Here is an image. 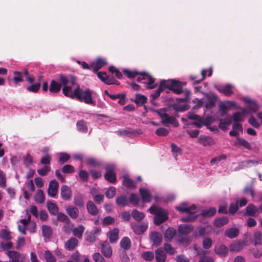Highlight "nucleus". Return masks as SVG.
<instances>
[{
	"instance_id": "774afa93",
	"label": "nucleus",
	"mask_w": 262,
	"mask_h": 262,
	"mask_svg": "<svg viewBox=\"0 0 262 262\" xmlns=\"http://www.w3.org/2000/svg\"><path fill=\"white\" fill-rule=\"evenodd\" d=\"M116 194V189L114 187L111 186L106 190L105 192L106 196L108 199H112Z\"/></svg>"
},
{
	"instance_id": "0eeeda50",
	"label": "nucleus",
	"mask_w": 262,
	"mask_h": 262,
	"mask_svg": "<svg viewBox=\"0 0 262 262\" xmlns=\"http://www.w3.org/2000/svg\"><path fill=\"white\" fill-rule=\"evenodd\" d=\"M149 212L154 215V223L159 225L164 222V210L156 205H152L148 210Z\"/></svg>"
},
{
	"instance_id": "39448f33",
	"label": "nucleus",
	"mask_w": 262,
	"mask_h": 262,
	"mask_svg": "<svg viewBox=\"0 0 262 262\" xmlns=\"http://www.w3.org/2000/svg\"><path fill=\"white\" fill-rule=\"evenodd\" d=\"M137 80L138 81L144 84L145 87L148 89H153L158 85L157 83L155 81V79L148 73L142 72L140 73Z\"/></svg>"
},
{
	"instance_id": "72a5a7b5",
	"label": "nucleus",
	"mask_w": 262,
	"mask_h": 262,
	"mask_svg": "<svg viewBox=\"0 0 262 262\" xmlns=\"http://www.w3.org/2000/svg\"><path fill=\"white\" fill-rule=\"evenodd\" d=\"M246 245L244 242L239 241L230 245V249L232 252H237L241 250Z\"/></svg>"
},
{
	"instance_id": "6e6552de",
	"label": "nucleus",
	"mask_w": 262,
	"mask_h": 262,
	"mask_svg": "<svg viewBox=\"0 0 262 262\" xmlns=\"http://www.w3.org/2000/svg\"><path fill=\"white\" fill-rule=\"evenodd\" d=\"M184 85L185 83L174 80H165V89L167 88L176 94H180L183 92L182 88Z\"/></svg>"
},
{
	"instance_id": "e433bc0d",
	"label": "nucleus",
	"mask_w": 262,
	"mask_h": 262,
	"mask_svg": "<svg viewBox=\"0 0 262 262\" xmlns=\"http://www.w3.org/2000/svg\"><path fill=\"white\" fill-rule=\"evenodd\" d=\"M259 163V161L257 160H246L241 162L239 164V166L241 168H247L251 167L253 165H256Z\"/></svg>"
},
{
	"instance_id": "37998d69",
	"label": "nucleus",
	"mask_w": 262,
	"mask_h": 262,
	"mask_svg": "<svg viewBox=\"0 0 262 262\" xmlns=\"http://www.w3.org/2000/svg\"><path fill=\"white\" fill-rule=\"evenodd\" d=\"M78 240L74 237H72L66 243V247L69 250H73L78 244Z\"/></svg>"
},
{
	"instance_id": "13d9d810",
	"label": "nucleus",
	"mask_w": 262,
	"mask_h": 262,
	"mask_svg": "<svg viewBox=\"0 0 262 262\" xmlns=\"http://www.w3.org/2000/svg\"><path fill=\"white\" fill-rule=\"evenodd\" d=\"M216 209L214 207H211L208 209L203 210L202 212V214L204 216L209 217L215 214Z\"/></svg>"
},
{
	"instance_id": "c85d7f7f",
	"label": "nucleus",
	"mask_w": 262,
	"mask_h": 262,
	"mask_svg": "<svg viewBox=\"0 0 262 262\" xmlns=\"http://www.w3.org/2000/svg\"><path fill=\"white\" fill-rule=\"evenodd\" d=\"M119 230L117 228H114L110 230L107 233V236L109 238L110 242L111 243H115L119 237Z\"/></svg>"
},
{
	"instance_id": "e2e57ef3",
	"label": "nucleus",
	"mask_w": 262,
	"mask_h": 262,
	"mask_svg": "<svg viewBox=\"0 0 262 262\" xmlns=\"http://www.w3.org/2000/svg\"><path fill=\"white\" fill-rule=\"evenodd\" d=\"M227 158V156L225 154H221L217 157L212 158L210 161V164L213 165L215 163H217L222 160H225Z\"/></svg>"
},
{
	"instance_id": "338daca9",
	"label": "nucleus",
	"mask_w": 262,
	"mask_h": 262,
	"mask_svg": "<svg viewBox=\"0 0 262 262\" xmlns=\"http://www.w3.org/2000/svg\"><path fill=\"white\" fill-rule=\"evenodd\" d=\"M45 258L47 262H55L56 260L55 256L49 251H45Z\"/></svg>"
},
{
	"instance_id": "864d4df0",
	"label": "nucleus",
	"mask_w": 262,
	"mask_h": 262,
	"mask_svg": "<svg viewBox=\"0 0 262 262\" xmlns=\"http://www.w3.org/2000/svg\"><path fill=\"white\" fill-rule=\"evenodd\" d=\"M40 88V84L39 82L33 83L26 87V90L29 92L37 93Z\"/></svg>"
},
{
	"instance_id": "3c124183",
	"label": "nucleus",
	"mask_w": 262,
	"mask_h": 262,
	"mask_svg": "<svg viewBox=\"0 0 262 262\" xmlns=\"http://www.w3.org/2000/svg\"><path fill=\"white\" fill-rule=\"evenodd\" d=\"M156 259L157 262H164V249L163 248L156 251Z\"/></svg>"
},
{
	"instance_id": "7ed1b4c3",
	"label": "nucleus",
	"mask_w": 262,
	"mask_h": 262,
	"mask_svg": "<svg viewBox=\"0 0 262 262\" xmlns=\"http://www.w3.org/2000/svg\"><path fill=\"white\" fill-rule=\"evenodd\" d=\"M26 217L19 220L18 222V229L19 231L23 235L26 234V230L30 233H34L36 229V224L35 222H30L31 215L28 211H26Z\"/></svg>"
},
{
	"instance_id": "6e6d98bb",
	"label": "nucleus",
	"mask_w": 262,
	"mask_h": 262,
	"mask_svg": "<svg viewBox=\"0 0 262 262\" xmlns=\"http://www.w3.org/2000/svg\"><path fill=\"white\" fill-rule=\"evenodd\" d=\"M164 87V80H162L160 81V84L158 87V89L156 91V92L150 95V96L153 99H156L158 98L162 91L163 90Z\"/></svg>"
},
{
	"instance_id": "2eb2a0df",
	"label": "nucleus",
	"mask_w": 262,
	"mask_h": 262,
	"mask_svg": "<svg viewBox=\"0 0 262 262\" xmlns=\"http://www.w3.org/2000/svg\"><path fill=\"white\" fill-rule=\"evenodd\" d=\"M66 213L72 219H76L79 215V210L76 206L69 205L65 208Z\"/></svg>"
},
{
	"instance_id": "7c9ffc66",
	"label": "nucleus",
	"mask_w": 262,
	"mask_h": 262,
	"mask_svg": "<svg viewBox=\"0 0 262 262\" xmlns=\"http://www.w3.org/2000/svg\"><path fill=\"white\" fill-rule=\"evenodd\" d=\"M232 122V118L231 117H227L224 119H220V123L219 127L223 130H226L227 127L229 126Z\"/></svg>"
},
{
	"instance_id": "1a4fd4ad",
	"label": "nucleus",
	"mask_w": 262,
	"mask_h": 262,
	"mask_svg": "<svg viewBox=\"0 0 262 262\" xmlns=\"http://www.w3.org/2000/svg\"><path fill=\"white\" fill-rule=\"evenodd\" d=\"M106 173L104 174L105 179L111 183L116 181V176L115 173L116 166L113 164H107L105 167Z\"/></svg>"
},
{
	"instance_id": "79ce46f5",
	"label": "nucleus",
	"mask_w": 262,
	"mask_h": 262,
	"mask_svg": "<svg viewBox=\"0 0 262 262\" xmlns=\"http://www.w3.org/2000/svg\"><path fill=\"white\" fill-rule=\"evenodd\" d=\"M84 231V227L83 225H79L78 226L73 228L72 232L73 235L78 238H81L82 236Z\"/></svg>"
},
{
	"instance_id": "a878e982",
	"label": "nucleus",
	"mask_w": 262,
	"mask_h": 262,
	"mask_svg": "<svg viewBox=\"0 0 262 262\" xmlns=\"http://www.w3.org/2000/svg\"><path fill=\"white\" fill-rule=\"evenodd\" d=\"M198 142L204 146L211 145L213 143V140L211 137L205 135H201L198 140Z\"/></svg>"
},
{
	"instance_id": "69168bd1",
	"label": "nucleus",
	"mask_w": 262,
	"mask_h": 262,
	"mask_svg": "<svg viewBox=\"0 0 262 262\" xmlns=\"http://www.w3.org/2000/svg\"><path fill=\"white\" fill-rule=\"evenodd\" d=\"M261 234L260 232L257 231L254 233L253 243L255 246L261 244Z\"/></svg>"
},
{
	"instance_id": "f257e3e1",
	"label": "nucleus",
	"mask_w": 262,
	"mask_h": 262,
	"mask_svg": "<svg viewBox=\"0 0 262 262\" xmlns=\"http://www.w3.org/2000/svg\"><path fill=\"white\" fill-rule=\"evenodd\" d=\"M59 80L63 86V94L70 98H75L80 88V86L77 84V79L71 75L68 76L60 75Z\"/></svg>"
},
{
	"instance_id": "09e8293b",
	"label": "nucleus",
	"mask_w": 262,
	"mask_h": 262,
	"mask_svg": "<svg viewBox=\"0 0 262 262\" xmlns=\"http://www.w3.org/2000/svg\"><path fill=\"white\" fill-rule=\"evenodd\" d=\"M48 209L50 213L53 215H56L58 212V206L53 202L47 203Z\"/></svg>"
},
{
	"instance_id": "8fccbe9b",
	"label": "nucleus",
	"mask_w": 262,
	"mask_h": 262,
	"mask_svg": "<svg viewBox=\"0 0 262 262\" xmlns=\"http://www.w3.org/2000/svg\"><path fill=\"white\" fill-rule=\"evenodd\" d=\"M34 200L38 203H43L45 202V198L43 191L41 190H38L34 196Z\"/></svg>"
},
{
	"instance_id": "b1692460",
	"label": "nucleus",
	"mask_w": 262,
	"mask_h": 262,
	"mask_svg": "<svg viewBox=\"0 0 262 262\" xmlns=\"http://www.w3.org/2000/svg\"><path fill=\"white\" fill-rule=\"evenodd\" d=\"M234 145L237 147H243L247 149H251V146L250 143L245 139L238 138L234 141Z\"/></svg>"
},
{
	"instance_id": "f704fd0d",
	"label": "nucleus",
	"mask_w": 262,
	"mask_h": 262,
	"mask_svg": "<svg viewBox=\"0 0 262 262\" xmlns=\"http://www.w3.org/2000/svg\"><path fill=\"white\" fill-rule=\"evenodd\" d=\"M101 252L106 257H110L112 255L111 247L107 243L101 244Z\"/></svg>"
},
{
	"instance_id": "f3484780",
	"label": "nucleus",
	"mask_w": 262,
	"mask_h": 262,
	"mask_svg": "<svg viewBox=\"0 0 262 262\" xmlns=\"http://www.w3.org/2000/svg\"><path fill=\"white\" fill-rule=\"evenodd\" d=\"M243 101L248 105L249 109L252 112H255L258 108V105L254 100L248 97H245L243 98Z\"/></svg>"
},
{
	"instance_id": "ddd939ff",
	"label": "nucleus",
	"mask_w": 262,
	"mask_h": 262,
	"mask_svg": "<svg viewBox=\"0 0 262 262\" xmlns=\"http://www.w3.org/2000/svg\"><path fill=\"white\" fill-rule=\"evenodd\" d=\"M58 183L55 180L51 181L49 183L48 189V194L49 196L54 198L58 192Z\"/></svg>"
},
{
	"instance_id": "473e14b6",
	"label": "nucleus",
	"mask_w": 262,
	"mask_h": 262,
	"mask_svg": "<svg viewBox=\"0 0 262 262\" xmlns=\"http://www.w3.org/2000/svg\"><path fill=\"white\" fill-rule=\"evenodd\" d=\"M214 251L217 255L221 256H225L228 253V249L224 245L215 246Z\"/></svg>"
},
{
	"instance_id": "9b49d317",
	"label": "nucleus",
	"mask_w": 262,
	"mask_h": 262,
	"mask_svg": "<svg viewBox=\"0 0 262 262\" xmlns=\"http://www.w3.org/2000/svg\"><path fill=\"white\" fill-rule=\"evenodd\" d=\"M188 118L190 120H194L193 124L198 127H201L204 125H207L211 122V121L208 119L204 120L200 116L196 114L189 113Z\"/></svg>"
},
{
	"instance_id": "49530a36",
	"label": "nucleus",
	"mask_w": 262,
	"mask_h": 262,
	"mask_svg": "<svg viewBox=\"0 0 262 262\" xmlns=\"http://www.w3.org/2000/svg\"><path fill=\"white\" fill-rule=\"evenodd\" d=\"M246 214L248 216H255L258 212V209L256 206L253 204H249L246 207Z\"/></svg>"
},
{
	"instance_id": "052dcab7",
	"label": "nucleus",
	"mask_w": 262,
	"mask_h": 262,
	"mask_svg": "<svg viewBox=\"0 0 262 262\" xmlns=\"http://www.w3.org/2000/svg\"><path fill=\"white\" fill-rule=\"evenodd\" d=\"M176 234V230L173 228H168L165 231V239L170 240Z\"/></svg>"
},
{
	"instance_id": "f8f14e48",
	"label": "nucleus",
	"mask_w": 262,
	"mask_h": 262,
	"mask_svg": "<svg viewBox=\"0 0 262 262\" xmlns=\"http://www.w3.org/2000/svg\"><path fill=\"white\" fill-rule=\"evenodd\" d=\"M215 88L221 93L227 96H231L234 91V86L233 85L227 84L224 86L215 85Z\"/></svg>"
},
{
	"instance_id": "c03bdc74",
	"label": "nucleus",
	"mask_w": 262,
	"mask_h": 262,
	"mask_svg": "<svg viewBox=\"0 0 262 262\" xmlns=\"http://www.w3.org/2000/svg\"><path fill=\"white\" fill-rule=\"evenodd\" d=\"M116 203L119 206L124 207L128 205L129 202L127 197L122 195L116 198Z\"/></svg>"
},
{
	"instance_id": "9d476101",
	"label": "nucleus",
	"mask_w": 262,
	"mask_h": 262,
	"mask_svg": "<svg viewBox=\"0 0 262 262\" xmlns=\"http://www.w3.org/2000/svg\"><path fill=\"white\" fill-rule=\"evenodd\" d=\"M238 108L237 104L232 101L227 100L221 102L219 104L220 110L222 112L221 116L226 115V112L232 108Z\"/></svg>"
},
{
	"instance_id": "680f3d73",
	"label": "nucleus",
	"mask_w": 262,
	"mask_h": 262,
	"mask_svg": "<svg viewBox=\"0 0 262 262\" xmlns=\"http://www.w3.org/2000/svg\"><path fill=\"white\" fill-rule=\"evenodd\" d=\"M140 198L137 194L135 193H132L130 195L128 200V202L129 203L133 204L134 205H137L138 204Z\"/></svg>"
},
{
	"instance_id": "20e7f679",
	"label": "nucleus",
	"mask_w": 262,
	"mask_h": 262,
	"mask_svg": "<svg viewBox=\"0 0 262 262\" xmlns=\"http://www.w3.org/2000/svg\"><path fill=\"white\" fill-rule=\"evenodd\" d=\"M75 98L77 99L81 102H84L86 104L95 105L96 102L92 99V94L91 91L89 89L84 90L79 88Z\"/></svg>"
},
{
	"instance_id": "423d86ee",
	"label": "nucleus",
	"mask_w": 262,
	"mask_h": 262,
	"mask_svg": "<svg viewBox=\"0 0 262 262\" xmlns=\"http://www.w3.org/2000/svg\"><path fill=\"white\" fill-rule=\"evenodd\" d=\"M137 80L138 81L144 84L145 87L148 89H153L158 85L157 83L155 81V79L148 73L142 72L140 73Z\"/></svg>"
},
{
	"instance_id": "bf43d9fd",
	"label": "nucleus",
	"mask_w": 262,
	"mask_h": 262,
	"mask_svg": "<svg viewBox=\"0 0 262 262\" xmlns=\"http://www.w3.org/2000/svg\"><path fill=\"white\" fill-rule=\"evenodd\" d=\"M171 152L172 153L173 156H174L176 160L177 159V157L181 154L182 151L180 147L177 146L174 143H172L171 144Z\"/></svg>"
},
{
	"instance_id": "0e129e2a",
	"label": "nucleus",
	"mask_w": 262,
	"mask_h": 262,
	"mask_svg": "<svg viewBox=\"0 0 262 262\" xmlns=\"http://www.w3.org/2000/svg\"><path fill=\"white\" fill-rule=\"evenodd\" d=\"M78 130L81 132L86 133L88 130L87 126L83 121H79L77 123Z\"/></svg>"
},
{
	"instance_id": "4be33fe9",
	"label": "nucleus",
	"mask_w": 262,
	"mask_h": 262,
	"mask_svg": "<svg viewBox=\"0 0 262 262\" xmlns=\"http://www.w3.org/2000/svg\"><path fill=\"white\" fill-rule=\"evenodd\" d=\"M140 194L142 201L145 203H148L151 201L152 196L149 190L146 188H140L139 189Z\"/></svg>"
},
{
	"instance_id": "dca6fc26",
	"label": "nucleus",
	"mask_w": 262,
	"mask_h": 262,
	"mask_svg": "<svg viewBox=\"0 0 262 262\" xmlns=\"http://www.w3.org/2000/svg\"><path fill=\"white\" fill-rule=\"evenodd\" d=\"M149 238L153 245L158 246L162 241V235L158 232H152L149 235Z\"/></svg>"
},
{
	"instance_id": "ea45409f",
	"label": "nucleus",
	"mask_w": 262,
	"mask_h": 262,
	"mask_svg": "<svg viewBox=\"0 0 262 262\" xmlns=\"http://www.w3.org/2000/svg\"><path fill=\"white\" fill-rule=\"evenodd\" d=\"M239 233L238 230L236 228L227 229L225 232V235L230 238L236 237Z\"/></svg>"
},
{
	"instance_id": "c9c22d12",
	"label": "nucleus",
	"mask_w": 262,
	"mask_h": 262,
	"mask_svg": "<svg viewBox=\"0 0 262 262\" xmlns=\"http://www.w3.org/2000/svg\"><path fill=\"white\" fill-rule=\"evenodd\" d=\"M91 194L93 196L94 201L97 204H101L104 199V195L101 194H96V189L95 188H92L91 189Z\"/></svg>"
},
{
	"instance_id": "c756f323",
	"label": "nucleus",
	"mask_w": 262,
	"mask_h": 262,
	"mask_svg": "<svg viewBox=\"0 0 262 262\" xmlns=\"http://www.w3.org/2000/svg\"><path fill=\"white\" fill-rule=\"evenodd\" d=\"M239 132H243L242 125L238 123H234L232 126V129L229 132L231 136H238Z\"/></svg>"
},
{
	"instance_id": "2f4dec72",
	"label": "nucleus",
	"mask_w": 262,
	"mask_h": 262,
	"mask_svg": "<svg viewBox=\"0 0 262 262\" xmlns=\"http://www.w3.org/2000/svg\"><path fill=\"white\" fill-rule=\"evenodd\" d=\"M170 125L176 127L178 126L179 123L174 117L169 116L165 113V125L169 126Z\"/></svg>"
},
{
	"instance_id": "a211bd4d",
	"label": "nucleus",
	"mask_w": 262,
	"mask_h": 262,
	"mask_svg": "<svg viewBox=\"0 0 262 262\" xmlns=\"http://www.w3.org/2000/svg\"><path fill=\"white\" fill-rule=\"evenodd\" d=\"M107 64L106 60L104 58H97L92 63V70L94 72H97L100 69Z\"/></svg>"
},
{
	"instance_id": "5fc2aeb1",
	"label": "nucleus",
	"mask_w": 262,
	"mask_h": 262,
	"mask_svg": "<svg viewBox=\"0 0 262 262\" xmlns=\"http://www.w3.org/2000/svg\"><path fill=\"white\" fill-rule=\"evenodd\" d=\"M42 233L45 238H49L52 234V229L50 226L47 225L42 226Z\"/></svg>"
},
{
	"instance_id": "6ab92c4d",
	"label": "nucleus",
	"mask_w": 262,
	"mask_h": 262,
	"mask_svg": "<svg viewBox=\"0 0 262 262\" xmlns=\"http://www.w3.org/2000/svg\"><path fill=\"white\" fill-rule=\"evenodd\" d=\"M193 230V226L189 224H182L178 227V232L180 234L187 235Z\"/></svg>"
},
{
	"instance_id": "58836bf2",
	"label": "nucleus",
	"mask_w": 262,
	"mask_h": 262,
	"mask_svg": "<svg viewBox=\"0 0 262 262\" xmlns=\"http://www.w3.org/2000/svg\"><path fill=\"white\" fill-rule=\"evenodd\" d=\"M86 208L89 213L93 215H96L98 212V210L97 207L91 201H90L87 203Z\"/></svg>"
},
{
	"instance_id": "f03ea898",
	"label": "nucleus",
	"mask_w": 262,
	"mask_h": 262,
	"mask_svg": "<svg viewBox=\"0 0 262 262\" xmlns=\"http://www.w3.org/2000/svg\"><path fill=\"white\" fill-rule=\"evenodd\" d=\"M176 209L180 212L188 213L187 216L181 218L182 222L193 221L198 216L195 211L196 207L194 204L189 206L187 202H183L179 206H176Z\"/></svg>"
},
{
	"instance_id": "603ef678",
	"label": "nucleus",
	"mask_w": 262,
	"mask_h": 262,
	"mask_svg": "<svg viewBox=\"0 0 262 262\" xmlns=\"http://www.w3.org/2000/svg\"><path fill=\"white\" fill-rule=\"evenodd\" d=\"M120 246L124 249H129L130 247V241L127 237H123L120 243Z\"/></svg>"
},
{
	"instance_id": "a18cd8bd",
	"label": "nucleus",
	"mask_w": 262,
	"mask_h": 262,
	"mask_svg": "<svg viewBox=\"0 0 262 262\" xmlns=\"http://www.w3.org/2000/svg\"><path fill=\"white\" fill-rule=\"evenodd\" d=\"M228 222L229 219L227 217L223 216L216 218L214 222V226L219 227L226 225L228 223Z\"/></svg>"
},
{
	"instance_id": "aec40b11",
	"label": "nucleus",
	"mask_w": 262,
	"mask_h": 262,
	"mask_svg": "<svg viewBox=\"0 0 262 262\" xmlns=\"http://www.w3.org/2000/svg\"><path fill=\"white\" fill-rule=\"evenodd\" d=\"M97 76L101 80L107 84H118L116 82L117 81L115 79L108 77L105 73L98 72Z\"/></svg>"
},
{
	"instance_id": "4d7b16f0",
	"label": "nucleus",
	"mask_w": 262,
	"mask_h": 262,
	"mask_svg": "<svg viewBox=\"0 0 262 262\" xmlns=\"http://www.w3.org/2000/svg\"><path fill=\"white\" fill-rule=\"evenodd\" d=\"M132 215L133 217L138 221H141L145 216L143 213L138 211L137 209L133 210Z\"/></svg>"
},
{
	"instance_id": "4468645a",
	"label": "nucleus",
	"mask_w": 262,
	"mask_h": 262,
	"mask_svg": "<svg viewBox=\"0 0 262 262\" xmlns=\"http://www.w3.org/2000/svg\"><path fill=\"white\" fill-rule=\"evenodd\" d=\"M7 254L11 259V262H23L25 259L24 255L14 251H9Z\"/></svg>"
},
{
	"instance_id": "a19ab883",
	"label": "nucleus",
	"mask_w": 262,
	"mask_h": 262,
	"mask_svg": "<svg viewBox=\"0 0 262 262\" xmlns=\"http://www.w3.org/2000/svg\"><path fill=\"white\" fill-rule=\"evenodd\" d=\"M147 98L146 96L140 94H136L134 102L138 105H142L146 103Z\"/></svg>"
},
{
	"instance_id": "412c9836",
	"label": "nucleus",
	"mask_w": 262,
	"mask_h": 262,
	"mask_svg": "<svg viewBox=\"0 0 262 262\" xmlns=\"http://www.w3.org/2000/svg\"><path fill=\"white\" fill-rule=\"evenodd\" d=\"M208 72V76H210L212 73V69L210 68L209 70L204 69L201 72L202 78L199 80L197 79V77L194 76H191L190 77V79L194 81V83H199L201 81H203L206 75V73Z\"/></svg>"
},
{
	"instance_id": "4c0bfd02",
	"label": "nucleus",
	"mask_w": 262,
	"mask_h": 262,
	"mask_svg": "<svg viewBox=\"0 0 262 262\" xmlns=\"http://www.w3.org/2000/svg\"><path fill=\"white\" fill-rule=\"evenodd\" d=\"M62 85L61 82L59 83L56 81L52 80L49 87V90L51 93H57L60 91Z\"/></svg>"
},
{
	"instance_id": "bb28decb",
	"label": "nucleus",
	"mask_w": 262,
	"mask_h": 262,
	"mask_svg": "<svg viewBox=\"0 0 262 262\" xmlns=\"http://www.w3.org/2000/svg\"><path fill=\"white\" fill-rule=\"evenodd\" d=\"M217 96L214 94H212L210 96H208L207 99V102L205 103L206 108H212L215 105V102L217 101Z\"/></svg>"
},
{
	"instance_id": "cd10ccee",
	"label": "nucleus",
	"mask_w": 262,
	"mask_h": 262,
	"mask_svg": "<svg viewBox=\"0 0 262 262\" xmlns=\"http://www.w3.org/2000/svg\"><path fill=\"white\" fill-rule=\"evenodd\" d=\"M122 184L124 187L129 189H134L136 188L135 182L127 176L123 177Z\"/></svg>"
},
{
	"instance_id": "393cba45",
	"label": "nucleus",
	"mask_w": 262,
	"mask_h": 262,
	"mask_svg": "<svg viewBox=\"0 0 262 262\" xmlns=\"http://www.w3.org/2000/svg\"><path fill=\"white\" fill-rule=\"evenodd\" d=\"M61 196L64 200H68L72 196V191L69 187L63 185L61 188Z\"/></svg>"
},
{
	"instance_id": "de8ad7c7",
	"label": "nucleus",
	"mask_w": 262,
	"mask_h": 262,
	"mask_svg": "<svg viewBox=\"0 0 262 262\" xmlns=\"http://www.w3.org/2000/svg\"><path fill=\"white\" fill-rule=\"evenodd\" d=\"M13 81L15 85H17L19 82L24 81L23 73L19 71H14L13 72Z\"/></svg>"
},
{
	"instance_id": "5701e85b",
	"label": "nucleus",
	"mask_w": 262,
	"mask_h": 262,
	"mask_svg": "<svg viewBox=\"0 0 262 262\" xmlns=\"http://www.w3.org/2000/svg\"><path fill=\"white\" fill-rule=\"evenodd\" d=\"M132 229L136 234L140 235L145 232L147 229L148 225L146 223L141 225L134 224L132 226Z\"/></svg>"
}]
</instances>
